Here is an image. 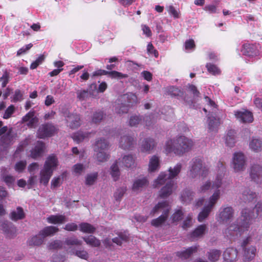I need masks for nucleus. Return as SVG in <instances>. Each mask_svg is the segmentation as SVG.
I'll list each match as a JSON object with an SVG mask.
<instances>
[{"label": "nucleus", "mask_w": 262, "mask_h": 262, "mask_svg": "<svg viewBox=\"0 0 262 262\" xmlns=\"http://www.w3.org/2000/svg\"><path fill=\"white\" fill-rule=\"evenodd\" d=\"M237 253L238 252L235 248H227L223 253V262H234L237 259Z\"/></svg>", "instance_id": "393cba45"}, {"label": "nucleus", "mask_w": 262, "mask_h": 262, "mask_svg": "<svg viewBox=\"0 0 262 262\" xmlns=\"http://www.w3.org/2000/svg\"><path fill=\"white\" fill-rule=\"evenodd\" d=\"M55 130V128L52 124L50 123L42 124L39 127L37 135L39 138L51 137L53 136Z\"/></svg>", "instance_id": "dca6fc26"}, {"label": "nucleus", "mask_w": 262, "mask_h": 262, "mask_svg": "<svg viewBox=\"0 0 262 262\" xmlns=\"http://www.w3.org/2000/svg\"><path fill=\"white\" fill-rule=\"evenodd\" d=\"M63 229L68 231H75L78 229V226L74 223H68Z\"/></svg>", "instance_id": "774afa93"}, {"label": "nucleus", "mask_w": 262, "mask_h": 262, "mask_svg": "<svg viewBox=\"0 0 262 262\" xmlns=\"http://www.w3.org/2000/svg\"><path fill=\"white\" fill-rule=\"evenodd\" d=\"M234 215V210L230 206H222L219 210V220L220 223H225L230 221Z\"/></svg>", "instance_id": "f8f14e48"}, {"label": "nucleus", "mask_w": 262, "mask_h": 262, "mask_svg": "<svg viewBox=\"0 0 262 262\" xmlns=\"http://www.w3.org/2000/svg\"><path fill=\"white\" fill-rule=\"evenodd\" d=\"M192 214H189L183 223L182 228L184 229H186L190 227L192 224Z\"/></svg>", "instance_id": "0e129e2a"}, {"label": "nucleus", "mask_w": 262, "mask_h": 262, "mask_svg": "<svg viewBox=\"0 0 262 262\" xmlns=\"http://www.w3.org/2000/svg\"><path fill=\"white\" fill-rule=\"evenodd\" d=\"M206 68H207L208 72L213 75H217L220 73V69L214 64L207 63L206 64Z\"/></svg>", "instance_id": "052dcab7"}, {"label": "nucleus", "mask_w": 262, "mask_h": 262, "mask_svg": "<svg viewBox=\"0 0 262 262\" xmlns=\"http://www.w3.org/2000/svg\"><path fill=\"white\" fill-rule=\"evenodd\" d=\"M136 144V141L129 135H121L119 140V147L123 149H132Z\"/></svg>", "instance_id": "a211bd4d"}, {"label": "nucleus", "mask_w": 262, "mask_h": 262, "mask_svg": "<svg viewBox=\"0 0 262 262\" xmlns=\"http://www.w3.org/2000/svg\"><path fill=\"white\" fill-rule=\"evenodd\" d=\"M14 106L13 105H10L5 111L3 115V118L7 119L11 117L12 115L14 113Z\"/></svg>", "instance_id": "e2e57ef3"}, {"label": "nucleus", "mask_w": 262, "mask_h": 262, "mask_svg": "<svg viewBox=\"0 0 262 262\" xmlns=\"http://www.w3.org/2000/svg\"><path fill=\"white\" fill-rule=\"evenodd\" d=\"M96 154V157L98 161L103 162L108 159V155L106 150L94 151Z\"/></svg>", "instance_id": "8fccbe9b"}, {"label": "nucleus", "mask_w": 262, "mask_h": 262, "mask_svg": "<svg viewBox=\"0 0 262 262\" xmlns=\"http://www.w3.org/2000/svg\"><path fill=\"white\" fill-rule=\"evenodd\" d=\"M58 161L56 157L54 155L48 157L45 162L43 168L40 172V183L44 185H48L54 169L57 166Z\"/></svg>", "instance_id": "20e7f679"}, {"label": "nucleus", "mask_w": 262, "mask_h": 262, "mask_svg": "<svg viewBox=\"0 0 262 262\" xmlns=\"http://www.w3.org/2000/svg\"><path fill=\"white\" fill-rule=\"evenodd\" d=\"M182 167V164L179 163L173 168L170 167L168 173L161 172L158 178L155 181L154 186L155 187L166 184L160 191L159 196L161 198H166L172 193L175 185L173 179L179 174Z\"/></svg>", "instance_id": "f03ea898"}, {"label": "nucleus", "mask_w": 262, "mask_h": 262, "mask_svg": "<svg viewBox=\"0 0 262 262\" xmlns=\"http://www.w3.org/2000/svg\"><path fill=\"white\" fill-rule=\"evenodd\" d=\"M217 167L219 168L217 174L212 185V188L216 189V190L219 189L221 187L222 179L226 172V168L223 162L219 161L217 163Z\"/></svg>", "instance_id": "4468645a"}, {"label": "nucleus", "mask_w": 262, "mask_h": 262, "mask_svg": "<svg viewBox=\"0 0 262 262\" xmlns=\"http://www.w3.org/2000/svg\"><path fill=\"white\" fill-rule=\"evenodd\" d=\"M160 168V160L157 156H152L149 159L148 164V171L150 172L157 171Z\"/></svg>", "instance_id": "72a5a7b5"}, {"label": "nucleus", "mask_w": 262, "mask_h": 262, "mask_svg": "<svg viewBox=\"0 0 262 262\" xmlns=\"http://www.w3.org/2000/svg\"><path fill=\"white\" fill-rule=\"evenodd\" d=\"M3 179L8 186H11L15 181V178L10 175L3 176Z\"/></svg>", "instance_id": "69168bd1"}, {"label": "nucleus", "mask_w": 262, "mask_h": 262, "mask_svg": "<svg viewBox=\"0 0 262 262\" xmlns=\"http://www.w3.org/2000/svg\"><path fill=\"white\" fill-rule=\"evenodd\" d=\"M241 52L245 56H253L257 55L258 51L255 45L253 44L245 43L243 46Z\"/></svg>", "instance_id": "c85d7f7f"}, {"label": "nucleus", "mask_w": 262, "mask_h": 262, "mask_svg": "<svg viewBox=\"0 0 262 262\" xmlns=\"http://www.w3.org/2000/svg\"><path fill=\"white\" fill-rule=\"evenodd\" d=\"M14 135L12 133V129L10 128L6 134L1 136L0 138V146L4 149H7L13 143Z\"/></svg>", "instance_id": "412c9836"}, {"label": "nucleus", "mask_w": 262, "mask_h": 262, "mask_svg": "<svg viewBox=\"0 0 262 262\" xmlns=\"http://www.w3.org/2000/svg\"><path fill=\"white\" fill-rule=\"evenodd\" d=\"M236 132L234 130H229L225 137V143L227 146L232 147L234 146L236 142Z\"/></svg>", "instance_id": "4c0bfd02"}, {"label": "nucleus", "mask_w": 262, "mask_h": 262, "mask_svg": "<svg viewBox=\"0 0 262 262\" xmlns=\"http://www.w3.org/2000/svg\"><path fill=\"white\" fill-rule=\"evenodd\" d=\"M77 97L80 101L86 100L89 97V92L88 90H79L76 92Z\"/></svg>", "instance_id": "864d4df0"}, {"label": "nucleus", "mask_w": 262, "mask_h": 262, "mask_svg": "<svg viewBox=\"0 0 262 262\" xmlns=\"http://www.w3.org/2000/svg\"><path fill=\"white\" fill-rule=\"evenodd\" d=\"M211 187V183L210 181H207L203 183L200 187L197 189L198 193H204L208 191Z\"/></svg>", "instance_id": "6e6d98bb"}, {"label": "nucleus", "mask_w": 262, "mask_h": 262, "mask_svg": "<svg viewBox=\"0 0 262 262\" xmlns=\"http://www.w3.org/2000/svg\"><path fill=\"white\" fill-rule=\"evenodd\" d=\"M126 190V187H122L118 188L114 193V197L116 200L119 201L123 196Z\"/></svg>", "instance_id": "bf43d9fd"}, {"label": "nucleus", "mask_w": 262, "mask_h": 262, "mask_svg": "<svg viewBox=\"0 0 262 262\" xmlns=\"http://www.w3.org/2000/svg\"><path fill=\"white\" fill-rule=\"evenodd\" d=\"M156 146V143L154 139L151 138H145L141 143V151L143 152L149 153Z\"/></svg>", "instance_id": "b1692460"}, {"label": "nucleus", "mask_w": 262, "mask_h": 262, "mask_svg": "<svg viewBox=\"0 0 262 262\" xmlns=\"http://www.w3.org/2000/svg\"><path fill=\"white\" fill-rule=\"evenodd\" d=\"M251 242V237H247L244 239L241 244L243 250V256L245 261H249L252 260L256 254V248L254 246H250Z\"/></svg>", "instance_id": "9d476101"}, {"label": "nucleus", "mask_w": 262, "mask_h": 262, "mask_svg": "<svg viewBox=\"0 0 262 262\" xmlns=\"http://www.w3.org/2000/svg\"><path fill=\"white\" fill-rule=\"evenodd\" d=\"M82 244V241L78 239L75 236L66 238L63 242V244L69 246V248L68 249L70 248H72L71 247L72 246H80Z\"/></svg>", "instance_id": "c03bdc74"}, {"label": "nucleus", "mask_w": 262, "mask_h": 262, "mask_svg": "<svg viewBox=\"0 0 262 262\" xmlns=\"http://www.w3.org/2000/svg\"><path fill=\"white\" fill-rule=\"evenodd\" d=\"M255 214L251 210L244 208L242 210L241 216L235 223L231 225L225 230L227 236H240L246 230H247L250 224V221L258 216L262 217V201L258 202L255 205Z\"/></svg>", "instance_id": "f257e3e1"}, {"label": "nucleus", "mask_w": 262, "mask_h": 262, "mask_svg": "<svg viewBox=\"0 0 262 262\" xmlns=\"http://www.w3.org/2000/svg\"><path fill=\"white\" fill-rule=\"evenodd\" d=\"M193 146L192 141L184 136L166 141L165 150L167 154L173 152L178 156H182L191 149Z\"/></svg>", "instance_id": "7ed1b4c3"}, {"label": "nucleus", "mask_w": 262, "mask_h": 262, "mask_svg": "<svg viewBox=\"0 0 262 262\" xmlns=\"http://www.w3.org/2000/svg\"><path fill=\"white\" fill-rule=\"evenodd\" d=\"M246 160L242 152H235L232 159V167L235 172H237L245 170Z\"/></svg>", "instance_id": "9b49d317"}, {"label": "nucleus", "mask_w": 262, "mask_h": 262, "mask_svg": "<svg viewBox=\"0 0 262 262\" xmlns=\"http://www.w3.org/2000/svg\"><path fill=\"white\" fill-rule=\"evenodd\" d=\"M64 116L66 118L68 125L71 128L75 129L80 125V118L79 115L65 112Z\"/></svg>", "instance_id": "f3484780"}, {"label": "nucleus", "mask_w": 262, "mask_h": 262, "mask_svg": "<svg viewBox=\"0 0 262 262\" xmlns=\"http://www.w3.org/2000/svg\"><path fill=\"white\" fill-rule=\"evenodd\" d=\"M235 115L243 123H250L253 120L252 114L248 111L235 112Z\"/></svg>", "instance_id": "a878e982"}, {"label": "nucleus", "mask_w": 262, "mask_h": 262, "mask_svg": "<svg viewBox=\"0 0 262 262\" xmlns=\"http://www.w3.org/2000/svg\"><path fill=\"white\" fill-rule=\"evenodd\" d=\"M148 183V181L145 177L137 179L134 182L132 189L134 191H141L146 187Z\"/></svg>", "instance_id": "cd10ccee"}, {"label": "nucleus", "mask_w": 262, "mask_h": 262, "mask_svg": "<svg viewBox=\"0 0 262 262\" xmlns=\"http://www.w3.org/2000/svg\"><path fill=\"white\" fill-rule=\"evenodd\" d=\"M67 251L71 254L74 255L81 259L88 260L89 258V254L86 250L82 248L76 249L75 248H70Z\"/></svg>", "instance_id": "bb28decb"}, {"label": "nucleus", "mask_w": 262, "mask_h": 262, "mask_svg": "<svg viewBox=\"0 0 262 262\" xmlns=\"http://www.w3.org/2000/svg\"><path fill=\"white\" fill-rule=\"evenodd\" d=\"M198 247L196 246H192L188 248L177 252V255L183 259H186L191 256L193 253L197 252Z\"/></svg>", "instance_id": "7c9ffc66"}, {"label": "nucleus", "mask_w": 262, "mask_h": 262, "mask_svg": "<svg viewBox=\"0 0 262 262\" xmlns=\"http://www.w3.org/2000/svg\"><path fill=\"white\" fill-rule=\"evenodd\" d=\"M119 160L123 166L127 168L132 167L135 164L134 158L131 155H125L121 159H119Z\"/></svg>", "instance_id": "58836bf2"}, {"label": "nucleus", "mask_w": 262, "mask_h": 262, "mask_svg": "<svg viewBox=\"0 0 262 262\" xmlns=\"http://www.w3.org/2000/svg\"><path fill=\"white\" fill-rule=\"evenodd\" d=\"M0 229H2L6 235L9 238H13L16 235V228L7 221H0Z\"/></svg>", "instance_id": "aec40b11"}, {"label": "nucleus", "mask_w": 262, "mask_h": 262, "mask_svg": "<svg viewBox=\"0 0 262 262\" xmlns=\"http://www.w3.org/2000/svg\"><path fill=\"white\" fill-rule=\"evenodd\" d=\"M184 213L182 208L175 211L171 216V219L173 222H179L183 219Z\"/></svg>", "instance_id": "603ef678"}, {"label": "nucleus", "mask_w": 262, "mask_h": 262, "mask_svg": "<svg viewBox=\"0 0 262 262\" xmlns=\"http://www.w3.org/2000/svg\"><path fill=\"white\" fill-rule=\"evenodd\" d=\"M222 252L217 249H211L207 252L208 259L212 262H216L219 259Z\"/></svg>", "instance_id": "79ce46f5"}, {"label": "nucleus", "mask_w": 262, "mask_h": 262, "mask_svg": "<svg viewBox=\"0 0 262 262\" xmlns=\"http://www.w3.org/2000/svg\"><path fill=\"white\" fill-rule=\"evenodd\" d=\"M220 196L221 190L220 189L215 190L208 201L206 202L202 210L199 214L198 216L199 222H202L208 216L217 201L220 198Z\"/></svg>", "instance_id": "0eeeda50"}, {"label": "nucleus", "mask_w": 262, "mask_h": 262, "mask_svg": "<svg viewBox=\"0 0 262 262\" xmlns=\"http://www.w3.org/2000/svg\"><path fill=\"white\" fill-rule=\"evenodd\" d=\"M167 92L169 94L172 96L178 97V98H183L184 100L187 102L188 104H191L193 102V100L192 99H188L186 96H184L183 92L179 88L171 86L167 88Z\"/></svg>", "instance_id": "5701e85b"}, {"label": "nucleus", "mask_w": 262, "mask_h": 262, "mask_svg": "<svg viewBox=\"0 0 262 262\" xmlns=\"http://www.w3.org/2000/svg\"><path fill=\"white\" fill-rule=\"evenodd\" d=\"M142 119L140 116H132L129 120V125L130 126H136L141 122Z\"/></svg>", "instance_id": "13d9d810"}, {"label": "nucleus", "mask_w": 262, "mask_h": 262, "mask_svg": "<svg viewBox=\"0 0 262 262\" xmlns=\"http://www.w3.org/2000/svg\"><path fill=\"white\" fill-rule=\"evenodd\" d=\"M58 228L54 226H48L40 230L38 235L29 239L27 243L29 246H39L42 244L46 237L53 235L58 231Z\"/></svg>", "instance_id": "1a4fd4ad"}, {"label": "nucleus", "mask_w": 262, "mask_h": 262, "mask_svg": "<svg viewBox=\"0 0 262 262\" xmlns=\"http://www.w3.org/2000/svg\"><path fill=\"white\" fill-rule=\"evenodd\" d=\"M82 239L88 245L92 247H98L101 244L100 241L92 235L82 237Z\"/></svg>", "instance_id": "ea45409f"}, {"label": "nucleus", "mask_w": 262, "mask_h": 262, "mask_svg": "<svg viewBox=\"0 0 262 262\" xmlns=\"http://www.w3.org/2000/svg\"><path fill=\"white\" fill-rule=\"evenodd\" d=\"M195 193L189 189L185 190L181 194L183 201L189 203L193 199Z\"/></svg>", "instance_id": "a18cd8bd"}, {"label": "nucleus", "mask_w": 262, "mask_h": 262, "mask_svg": "<svg viewBox=\"0 0 262 262\" xmlns=\"http://www.w3.org/2000/svg\"><path fill=\"white\" fill-rule=\"evenodd\" d=\"M208 129L209 132H216L220 125V122L219 118L213 116L208 117Z\"/></svg>", "instance_id": "c756f323"}, {"label": "nucleus", "mask_w": 262, "mask_h": 262, "mask_svg": "<svg viewBox=\"0 0 262 262\" xmlns=\"http://www.w3.org/2000/svg\"><path fill=\"white\" fill-rule=\"evenodd\" d=\"M250 178L252 181L256 184L262 183V166L259 164H253L249 171Z\"/></svg>", "instance_id": "ddd939ff"}, {"label": "nucleus", "mask_w": 262, "mask_h": 262, "mask_svg": "<svg viewBox=\"0 0 262 262\" xmlns=\"http://www.w3.org/2000/svg\"><path fill=\"white\" fill-rule=\"evenodd\" d=\"M33 46V45L30 43L28 45H26L25 46L19 49L17 52V55L20 56L22 54H24L27 53L28 51H29Z\"/></svg>", "instance_id": "338daca9"}, {"label": "nucleus", "mask_w": 262, "mask_h": 262, "mask_svg": "<svg viewBox=\"0 0 262 262\" xmlns=\"http://www.w3.org/2000/svg\"><path fill=\"white\" fill-rule=\"evenodd\" d=\"M257 194L249 188L245 187L242 191L241 200L245 203L255 202L257 200Z\"/></svg>", "instance_id": "6ab92c4d"}, {"label": "nucleus", "mask_w": 262, "mask_h": 262, "mask_svg": "<svg viewBox=\"0 0 262 262\" xmlns=\"http://www.w3.org/2000/svg\"><path fill=\"white\" fill-rule=\"evenodd\" d=\"M63 245V242L60 240H55L49 243L48 246L50 250H57L61 249Z\"/></svg>", "instance_id": "5fc2aeb1"}, {"label": "nucleus", "mask_w": 262, "mask_h": 262, "mask_svg": "<svg viewBox=\"0 0 262 262\" xmlns=\"http://www.w3.org/2000/svg\"><path fill=\"white\" fill-rule=\"evenodd\" d=\"M90 133L88 132H83L81 131L78 132L73 135V139L76 141L77 143H79L83 141L85 138H88Z\"/></svg>", "instance_id": "de8ad7c7"}, {"label": "nucleus", "mask_w": 262, "mask_h": 262, "mask_svg": "<svg viewBox=\"0 0 262 262\" xmlns=\"http://www.w3.org/2000/svg\"><path fill=\"white\" fill-rule=\"evenodd\" d=\"M137 97L135 94L130 93L120 96L116 101L114 110L117 114H126L130 104L135 102Z\"/></svg>", "instance_id": "39448f33"}, {"label": "nucleus", "mask_w": 262, "mask_h": 262, "mask_svg": "<svg viewBox=\"0 0 262 262\" xmlns=\"http://www.w3.org/2000/svg\"><path fill=\"white\" fill-rule=\"evenodd\" d=\"M45 148V144L43 142L38 141L34 148L31 151V156L34 159H36L41 156Z\"/></svg>", "instance_id": "2f4dec72"}, {"label": "nucleus", "mask_w": 262, "mask_h": 262, "mask_svg": "<svg viewBox=\"0 0 262 262\" xmlns=\"http://www.w3.org/2000/svg\"><path fill=\"white\" fill-rule=\"evenodd\" d=\"M249 147L252 151L256 152L262 151V140L253 138L249 142Z\"/></svg>", "instance_id": "c9c22d12"}, {"label": "nucleus", "mask_w": 262, "mask_h": 262, "mask_svg": "<svg viewBox=\"0 0 262 262\" xmlns=\"http://www.w3.org/2000/svg\"><path fill=\"white\" fill-rule=\"evenodd\" d=\"M98 176V173L97 172L87 174L85 178V184L89 186L93 185L97 180Z\"/></svg>", "instance_id": "09e8293b"}, {"label": "nucleus", "mask_w": 262, "mask_h": 262, "mask_svg": "<svg viewBox=\"0 0 262 262\" xmlns=\"http://www.w3.org/2000/svg\"><path fill=\"white\" fill-rule=\"evenodd\" d=\"M38 119L35 116V112L30 111L22 118V122L26 123L29 127H34L38 123Z\"/></svg>", "instance_id": "4be33fe9"}, {"label": "nucleus", "mask_w": 262, "mask_h": 262, "mask_svg": "<svg viewBox=\"0 0 262 262\" xmlns=\"http://www.w3.org/2000/svg\"><path fill=\"white\" fill-rule=\"evenodd\" d=\"M206 225H201L199 226L191 233V237L193 238L202 237L206 231Z\"/></svg>", "instance_id": "a19ab883"}, {"label": "nucleus", "mask_w": 262, "mask_h": 262, "mask_svg": "<svg viewBox=\"0 0 262 262\" xmlns=\"http://www.w3.org/2000/svg\"><path fill=\"white\" fill-rule=\"evenodd\" d=\"M104 114L101 111L96 112L92 117V122L95 123H99L103 118Z\"/></svg>", "instance_id": "4d7b16f0"}, {"label": "nucleus", "mask_w": 262, "mask_h": 262, "mask_svg": "<svg viewBox=\"0 0 262 262\" xmlns=\"http://www.w3.org/2000/svg\"><path fill=\"white\" fill-rule=\"evenodd\" d=\"M169 209L167 201H162L156 205L151 211L150 214H155L160 211H162V214L151 221L152 225L158 227L164 223L168 217Z\"/></svg>", "instance_id": "6e6552de"}, {"label": "nucleus", "mask_w": 262, "mask_h": 262, "mask_svg": "<svg viewBox=\"0 0 262 262\" xmlns=\"http://www.w3.org/2000/svg\"><path fill=\"white\" fill-rule=\"evenodd\" d=\"M128 238V236L123 233H120L118 237H114L112 239V242L117 245L121 246L123 242H126Z\"/></svg>", "instance_id": "3c124183"}, {"label": "nucleus", "mask_w": 262, "mask_h": 262, "mask_svg": "<svg viewBox=\"0 0 262 262\" xmlns=\"http://www.w3.org/2000/svg\"><path fill=\"white\" fill-rule=\"evenodd\" d=\"M104 75H107L110 77L116 78L117 79H121L123 78H127L128 77V75L127 74H123L122 73L116 71L108 72L101 69L98 70L94 72L92 75V77H94Z\"/></svg>", "instance_id": "2eb2a0df"}, {"label": "nucleus", "mask_w": 262, "mask_h": 262, "mask_svg": "<svg viewBox=\"0 0 262 262\" xmlns=\"http://www.w3.org/2000/svg\"><path fill=\"white\" fill-rule=\"evenodd\" d=\"M10 219L13 221L22 220L25 217L24 209L21 207H17L15 210H13L10 214Z\"/></svg>", "instance_id": "f704fd0d"}, {"label": "nucleus", "mask_w": 262, "mask_h": 262, "mask_svg": "<svg viewBox=\"0 0 262 262\" xmlns=\"http://www.w3.org/2000/svg\"><path fill=\"white\" fill-rule=\"evenodd\" d=\"M108 146V141L103 138H100L96 140L94 145V151L107 150Z\"/></svg>", "instance_id": "473e14b6"}, {"label": "nucleus", "mask_w": 262, "mask_h": 262, "mask_svg": "<svg viewBox=\"0 0 262 262\" xmlns=\"http://www.w3.org/2000/svg\"><path fill=\"white\" fill-rule=\"evenodd\" d=\"M208 174V169L203 165V160L201 158L196 157L189 162V176L195 178L198 176L205 178Z\"/></svg>", "instance_id": "423d86ee"}, {"label": "nucleus", "mask_w": 262, "mask_h": 262, "mask_svg": "<svg viewBox=\"0 0 262 262\" xmlns=\"http://www.w3.org/2000/svg\"><path fill=\"white\" fill-rule=\"evenodd\" d=\"M96 228L92 225L88 223H81L79 224L80 231L85 233H94L96 231Z\"/></svg>", "instance_id": "37998d69"}, {"label": "nucleus", "mask_w": 262, "mask_h": 262, "mask_svg": "<svg viewBox=\"0 0 262 262\" xmlns=\"http://www.w3.org/2000/svg\"><path fill=\"white\" fill-rule=\"evenodd\" d=\"M120 170L118 166V162L116 161L111 167V174L115 181L118 180L120 176Z\"/></svg>", "instance_id": "49530a36"}, {"label": "nucleus", "mask_w": 262, "mask_h": 262, "mask_svg": "<svg viewBox=\"0 0 262 262\" xmlns=\"http://www.w3.org/2000/svg\"><path fill=\"white\" fill-rule=\"evenodd\" d=\"M44 60V56L42 55H40L34 61L31 63L30 66V69L33 70L36 69L39 64L42 63Z\"/></svg>", "instance_id": "680f3d73"}, {"label": "nucleus", "mask_w": 262, "mask_h": 262, "mask_svg": "<svg viewBox=\"0 0 262 262\" xmlns=\"http://www.w3.org/2000/svg\"><path fill=\"white\" fill-rule=\"evenodd\" d=\"M47 221L50 224H62L68 220L66 217L63 215H51L47 218Z\"/></svg>", "instance_id": "e433bc0d"}]
</instances>
